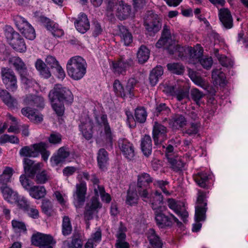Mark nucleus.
<instances>
[{
	"label": "nucleus",
	"instance_id": "14",
	"mask_svg": "<svg viewBox=\"0 0 248 248\" xmlns=\"http://www.w3.org/2000/svg\"><path fill=\"white\" fill-rule=\"evenodd\" d=\"M24 170L26 175L30 178H34L35 174L41 170V164L28 158L23 159Z\"/></svg>",
	"mask_w": 248,
	"mask_h": 248
},
{
	"label": "nucleus",
	"instance_id": "48",
	"mask_svg": "<svg viewBox=\"0 0 248 248\" xmlns=\"http://www.w3.org/2000/svg\"><path fill=\"white\" fill-rule=\"evenodd\" d=\"M113 88L117 96L121 97L123 98L126 97L125 89L118 79L114 80L113 84Z\"/></svg>",
	"mask_w": 248,
	"mask_h": 248
},
{
	"label": "nucleus",
	"instance_id": "34",
	"mask_svg": "<svg viewBox=\"0 0 248 248\" xmlns=\"http://www.w3.org/2000/svg\"><path fill=\"white\" fill-rule=\"evenodd\" d=\"M13 175V169L10 167H6L1 175H0V189L1 191L8 187L7 183Z\"/></svg>",
	"mask_w": 248,
	"mask_h": 248
},
{
	"label": "nucleus",
	"instance_id": "57",
	"mask_svg": "<svg viewBox=\"0 0 248 248\" xmlns=\"http://www.w3.org/2000/svg\"><path fill=\"white\" fill-rule=\"evenodd\" d=\"M62 227V232L64 235H68L71 233L72 228L68 216H64L63 217Z\"/></svg>",
	"mask_w": 248,
	"mask_h": 248
},
{
	"label": "nucleus",
	"instance_id": "18",
	"mask_svg": "<svg viewBox=\"0 0 248 248\" xmlns=\"http://www.w3.org/2000/svg\"><path fill=\"white\" fill-rule=\"evenodd\" d=\"M40 20L54 36L59 37L63 34V30L60 29L58 25L50 19L44 16H41Z\"/></svg>",
	"mask_w": 248,
	"mask_h": 248
},
{
	"label": "nucleus",
	"instance_id": "19",
	"mask_svg": "<svg viewBox=\"0 0 248 248\" xmlns=\"http://www.w3.org/2000/svg\"><path fill=\"white\" fill-rule=\"evenodd\" d=\"M78 127L83 137L86 140H88L92 138L93 123L89 117L85 118L84 121H81Z\"/></svg>",
	"mask_w": 248,
	"mask_h": 248
},
{
	"label": "nucleus",
	"instance_id": "21",
	"mask_svg": "<svg viewBox=\"0 0 248 248\" xmlns=\"http://www.w3.org/2000/svg\"><path fill=\"white\" fill-rule=\"evenodd\" d=\"M142 200L146 202L149 201L152 204V208L154 210L160 211L162 210V208H164L161 206L163 200V195L158 191H156L154 193L150 192L149 197Z\"/></svg>",
	"mask_w": 248,
	"mask_h": 248
},
{
	"label": "nucleus",
	"instance_id": "8",
	"mask_svg": "<svg viewBox=\"0 0 248 248\" xmlns=\"http://www.w3.org/2000/svg\"><path fill=\"white\" fill-rule=\"evenodd\" d=\"M1 76L3 84L6 89L11 92L17 90V77L12 69L8 67H2Z\"/></svg>",
	"mask_w": 248,
	"mask_h": 248
},
{
	"label": "nucleus",
	"instance_id": "40",
	"mask_svg": "<svg viewBox=\"0 0 248 248\" xmlns=\"http://www.w3.org/2000/svg\"><path fill=\"white\" fill-rule=\"evenodd\" d=\"M4 199L8 202L14 203L16 202L18 199V193L10 188L6 187L1 191Z\"/></svg>",
	"mask_w": 248,
	"mask_h": 248
},
{
	"label": "nucleus",
	"instance_id": "20",
	"mask_svg": "<svg viewBox=\"0 0 248 248\" xmlns=\"http://www.w3.org/2000/svg\"><path fill=\"white\" fill-rule=\"evenodd\" d=\"M87 191L86 184L84 182H81L76 185V190L74 194V199L77 201V207H80L85 201V196Z\"/></svg>",
	"mask_w": 248,
	"mask_h": 248
},
{
	"label": "nucleus",
	"instance_id": "12",
	"mask_svg": "<svg viewBox=\"0 0 248 248\" xmlns=\"http://www.w3.org/2000/svg\"><path fill=\"white\" fill-rule=\"evenodd\" d=\"M102 207V204L97 197H92L86 204L84 213L85 220H91L93 214L98 212L97 210Z\"/></svg>",
	"mask_w": 248,
	"mask_h": 248
},
{
	"label": "nucleus",
	"instance_id": "30",
	"mask_svg": "<svg viewBox=\"0 0 248 248\" xmlns=\"http://www.w3.org/2000/svg\"><path fill=\"white\" fill-rule=\"evenodd\" d=\"M10 45L16 51L19 52H25L27 49L24 39L19 35H16L15 37L9 42Z\"/></svg>",
	"mask_w": 248,
	"mask_h": 248
},
{
	"label": "nucleus",
	"instance_id": "1",
	"mask_svg": "<svg viewBox=\"0 0 248 248\" xmlns=\"http://www.w3.org/2000/svg\"><path fill=\"white\" fill-rule=\"evenodd\" d=\"M53 109L58 116L63 115L65 108L64 103L70 105L74 100L71 91L61 84H56L48 94Z\"/></svg>",
	"mask_w": 248,
	"mask_h": 248
},
{
	"label": "nucleus",
	"instance_id": "36",
	"mask_svg": "<svg viewBox=\"0 0 248 248\" xmlns=\"http://www.w3.org/2000/svg\"><path fill=\"white\" fill-rule=\"evenodd\" d=\"M189 55L191 62L195 63L202 57L203 49L200 45L191 47L189 48Z\"/></svg>",
	"mask_w": 248,
	"mask_h": 248
},
{
	"label": "nucleus",
	"instance_id": "15",
	"mask_svg": "<svg viewBox=\"0 0 248 248\" xmlns=\"http://www.w3.org/2000/svg\"><path fill=\"white\" fill-rule=\"evenodd\" d=\"M44 142L34 144L31 146H26L22 147L19 151L20 156L24 157H36L38 156V151L44 150Z\"/></svg>",
	"mask_w": 248,
	"mask_h": 248
},
{
	"label": "nucleus",
	"instance_id": "31",
	"mask_svg": "<svg viewBox=\"0 0 248 248\" xmlns=\"http://www.w3.org/2000/svg\"><path fill=\"white\" fill-rule=\"evenodd\" d=\"M9 63L14 67L19 75L28 71L26 65L18 57L10 58L9 60Z\"/></svg>",
	"mask_w": 248,
	"mask_h": 248
},
{
	"label": "nucleus",
	"instance_id": "56",
	"mask_svg": "<svg viewBox=\"0 0 248 248\" xmlns=\"http://www.w3.org/2000/svg\"><path fill=\"white\" fill-rule=\"evenodd\" d=\"M19 76L21 82L25 86L26 88L32 87L36 83L35 81L29 76L28 71Z\"/></svg>",
	"mask_w": 248,
	"mask_h": 248
},
{
	"label": "nucleus",
	"instance_id": "32",
	"mask_svg": "<svg viewBox=\"0 0 248 248\" xmlns=\"http://www.w3.org/2000/svg\"><path fill=\"white\" fill-rule=\"evenodd\" d=\"M97 164L99 169L104 170L108 164V154L104 148H101L97 153Z\"/></svg>",
	"mask_w": 248,
	"mask_h": 248
},
{
	"label": "nucleus",
	"instance_id": "51",
	"mask_svg": "<svg viewBox=\"0 0 248 248\" xmlns=\"http://www.w3.org/2000/svg\"><path fill=\"white\" fill-rule=\"evenodd\" d=\"M170 112V109L165 103H160L157 104L154 111L155 115L156 116L168 115Z\"/></svg>",
	"mask_w": 248,
	"mask_h": 248
},
{
	"label": "nucleus",
	"instance_id": "59",
	"mask_svg": "<svg viewBox=\"0 0 248 248\" xmlns=\"http://www.w3.org/2000/svg\"><path fill=\"white\" fill-rule=\"evenodd\" d=\"M41 208L42 211L48 216H50L52 212L53 205L51 202L47 199L42 201Z\"/></svg>",
	"mask_w": 248,
	"mask_h": 248
},
{
	"label": "nucleus",
	"instance_id": "50",
	"mask_svg": "<svg viewBox=\"0 0 248 248\" xmlns=\"http://www.w3.org/2000/svg\"><path fill=\"white\" fill-rule=\"evenodd\" d=\"M138 81L134 78L128 79L125 87L126 97L132 98L134 96L135 87Z\"/></svg>",
	"mask_w": 248,
	"mask_h": 248
},
{
	"label": "nucleus",
	"instance_id": "5",
	"mask_svg": "<svg viewBox=\"0 0 248 248\" xmlns=\"http://www.w3.org/2000/svg\"><path fill=\"white\" fill-rule=\"evenodd\" d=\"M113 8L115 10L116 16L121 21L127 19L131 14V6L123 0L118 1L115 3L109 0L107 6L108 10L111 11Z\"/></svg>",
	"mask_w": 248,
	"mask_h": 248
},
{
	"label": "nucleus",
	"instance_id": "38",
	"mask_svg": "<svg viewBox=\"0 0 248 248\" xmlns=\"http://www.w3.org/2000/svg\"><path fill=\"white\" fill-rule=\"evenodd\" d=\"M163 74V69L162 66H156L150 72L149 76L150 83L152 86H155L158 81L159 78Z\"/></svg>",
	"mask_w": 248,
	"mask_h": 248
},
{
	"label": "nucleus",
	"instance_id": "62",
	"mask_svg": "<svg viewBox=\"0 0 248 248\" xmlns=\"http://www.w3.org/2000/svg\"><path fill=\"white\" fill-rule=\"evenodd\" d=\"M190 125V127L186 130V133L189 136H192L197 134L201 126L200 123L198 122L195 123H191Z\"/></svg>",
	"mask_w": 248,
	"mask_h": 248
},
{
	"label": "nucleus",
	"instance_id": "23",
	"mask_svg": "<svg viewBox=\"0 0 248 248\" xmlns=\"http://www.w3.org/2000/svg\"><path fill=\"white\" fill-rule=\"evenodd\" d=\"M77 31L81 33H85L90 29V25L87 15L81 13L74 22Z\"/></svg>",
	"mask_w": 248,
	"mask_h": 248
},
{
	"label": "nucleus",
	"instance_id": "46",
	"mask_svg": "<svg viewBox=\"0 0 248 248\" xmlns=\"http://www.w3.org/2000/svg\"><path fill=\"white\" fill-rule=\"evenodd\" d=\"M168 162L171 165V168L174 171H178L182 170L185 166V163L178 156H174L172 158H169Z\"/></svg>",
	"mask_w": 248,
	"mask_h": 248
},
{
	"label": "nucleus",
	"instance_id": "22",
	"mask_svg": "<svg viewBox=\"0 0 248 248\" xmlns=\"http://www.w3.org/2000/svg\"><path fill=\"white\" fill-rule=\"evenodd\" d=\"M70 155V152L68 148L63 146L59 149L57 154L53 155L50 158V161L52 165L57 166L59 164L63 163Z\"/></svg>",
	"mask_w": 248,
	"mask_h": 248
},
{
	"label": "nucleus",
	"instance_id": "2",
	"mask_svg": "<svg viewBox=\"0 0 248 248\" xmlns=\"http://www.w3.org/2000/svg\"><path fill=\"white\" fill-rule=\"evenodd\" d=\"M158 48L164 47L168 53L176 56H183L184 48L178 45H176L172 40L171 34L170 26L165 24L162 31L161 36L155 45Z\"/></svg>",
	"mask_w": 248,
	"mask_h": 248
},
{
	"label": "nucleus",
	"instance_id": "24",
	"mask_svg": "<svg viewBox=\"0 0 248 248\" xmlns=\"http://www.w3.org/2000/svg\"><path fill=\"white\" fill-rule=\"evenodd\" d=\"M218 16L219 20L224 27L227 29L232 27V17L230 11L228 9H220L219 10Z\"/></svg>",
	"mask_w": 248,
	"mask_h": 248
},
{
	"label": "nucleus",
	"instance_id": "49",
	"mask_svg": "<svg viewBox=\"0 0 248 248\" xmlns=\"http://www.w3.org/2000/svg\"><path fill=\"white\" fill-rule=\"evenodd\" d=\"M194 178L199 186L204 188H207L206 182L208 181V176L206 173L204 172H199L194 176Z\"/></svg>",
	"mask_w": 248,
	"mask_h": 248
},
{
	"label": "nucleus",
	"instance_id": "6",
	"mask_svg": "<svg viewBox=\"0 0 248 248\" xmlns=\"http://www.w3.org/2000/svg\"><path fill=\"white\" fill-rule=\"evenodd\" d=\"M144 25L150 35L155 34L161 28V19L152 11H148L144 20Z\"/></svg>",
	"mask_w": 248,
	"mask_h": 248
},
{
	"label": "nucleus",
	"instance_id": "58",
	"mask_svg": "<svg viewBox=\"0 0 248 248\" xmlns=\"http://www.w3.org/2000/svg\"><path fill=\"white\" fill-rule=\"evenodd\" d=\"M191 96L192 100L198 105H201V100L204 96V94L196 88L192 89L190 91Z\"/></svg>",
	"mask_w": 248,
	"mask_h": 248
},
{
	"label": "nucleus",
	"instance_id": "52",
	"mask_svg": "<svg viewBox=\"0 0 248 248\" xmlns=\"http://www.w3.org/2000/svg\"><path fill=\"white\" fill-rule=\"evenodd\" d=\"M137 191L133 190L128 189L127 192L126 203L130 206L134 205L137 203L138 200V195Z\"/></svg>",
	"mask_w": 248,
	"mask_h": 248
},
{
	"label": "nucleus",
	"instance_id": "3",
	"mask_svg": "<svg viewBox=\"0 0 248 248\" xmlns=\"http://www.w3.org/2000/svg\"><path fill=\"white\" fill-rule=\"evenodd\" d=\"M66 67L68 75L75 80L80 79L86 73V62L79 56L71 58L68 61Z\"/></svg>",
	"mask_w": 248,
	"mask_h": 248
},
{
	"label": "nucleus",
	"instance_id": "55",
	"mask_svg": "<svg viewBox=\"0 0 248 248\" xmlns=\"http://www.w3.org/2000/svg\"><path fill=\"white\" fill-rule=\"evenodd\" d=\"M167 66L170 71L177 75H182L184 72V67L180 63H168Z\"/></svg>",
	"mask_w": 248,
	"mask_h": 248
},
{
	"label": "nucleus",
	"instance_id": "64",
	"mask_svg": "<svg viewBox=\"0 0 248 248\" xmlns=\"http://www.w3.org/2000/svg\"><path fill=\"white\" fill-rule=\"evenodd\" d=\"M62 136L59 133H51L48 138L49 142L53 144H59L62 142Z\"/></svg>",
	"mask_w": 248,
	"mask_h": 248
},
{
	"label": "nucleus",
	"instance_id": "29",
	"mask_svg": "<svg viewBox=\"0 0 248 248\" xmlns=\"http://www.w3.org/2000/svg\"><path fill=\"white\" fill-rule=\"evenodd\" d=\"M21 113L28 117L31 121L38 124L42 122L43 120V115L38 114L34 109L30 107H25L21 109Z\"/></svg>",
	"mask_w": 248,
	"mask_h": 248
},
{
	"label": "nucleus",
	"instance_id": "45",
	"mask_svg": "<svg viewBox=\"0 0 248 248\" xmlns=\"http://www.w3.org/2000/svg\"><path fill=\"white\" fill-rule=\"evenodd\" d=\"M137 55L139 62L144 63L149 58L150 50L145 46L141 45L139 48Z\"/></svg>",
	"mask_w": 248,
	"mask_h": 248
},
{
	"label": "nucleus",
	"instance_id": "54",
	"mask_svg": "<svg viewBox=\"0 0 248 248\" xmlns=\"http://www.w3.org/2000/svg\"><path fill=\"white\" fill-rule=\"evenodd\" d=\"M147 114L143 107L138 108L135 109V121L140 123H144L147 118Z\"/></svg>",
	"mask_w": 248,
	"mask_h": 248
},
{
	"label": "nucleus",
	"instance_id": "26",
	"mask_svg": "<svg viewBox=\"0 0 248 248\" xmlns=\"http://www.w3.org/2000/svg\"><path fill=\"white\" fill-rule=\"evenodd\" d=\"M167 90L171 95L176 96L179 101L186 98L188 95V92L183 87L177 85L168 87Z\"/></svg>",
	"mask_w": 248,
	"mask_h": 248
},
{
	"label": "nucleus",
	"instance_id": "44",
	"mask_svg": "<svg viewBox=\"0 0 248 248\" xmlns=\"http://www.w3.org/2000/svg\"><path fill=\"white\" fill-rule=\"evenodd\" d=\"M35 67L39 72L42 77L45 78H49L50 76V72L46 67V64L44 63L41 60L38 59L35 62Z\"/></svg>",
	"mask_w": 248,
	"mask_h": 248
},
{
	"label": "nucleus",
	"instance_id": "47",
	"mask_svg": "<svg viewBox=\"0 0 248 248\" xmlns=\"http://www.w3.org/2000/svg\"><path fill=\"white\" fill-rule=\"evenodd\" d=\"M94 193L95 196L93 197H97L98 198L100 195L101 197L102 200L105 201L107 203H109L111 201V198L110 195L106 193L104 187L102 186H97V187H95L94 189ZM99 200V199H98Z\"/></svg>",
	"mask_w": 248,
	"mask_h": 248
},
{
	"label": "nucleus",
	"instance_id": "41",
	"mask_svg": "<svg viewBox=\"0 0 248 248\" xmlns=\"http://www.w3.org/2000/svg\"><path fill=\"white\" fill-rule=\"evenodd\" d=\"M37 184H44L51 179L50 173L46 170L38 171L33 178Z\"/></svg>",
	"mask_w": 248,
	"mask_h": 248
},
{
	"label": "nucleus",
	"instance_id": "4",
	"mask_svg": "<svg viewBox=\"0 0 248 248\" xmlns=\"http://www.w3.org/2000/svg\"><path fill=\"white\" fill-rule=\"evenodd\" d=\"M153 178L146 172L140 173L137 176L136 191L142 200L148 198L151 192L150 185L153 182Z\"/></svg>",
	"mask_w": 248,
	"mask_h": 248
},
{
	"label": "nucleus",
	"instance_id": "13",
	"mask_svg": "<svg viewBox=\"0 0 248 248\" xmlns=\"http://www.w3.org/2000/svg\"><path fill=\"white\" fill-rule=\"evenodd\" d=\"M118 146L125 158L130 160L133 159L135 156V150L132 143L126 139H121L118 141Z\"/></svg>",
	"mask_w": 248,
	"mask_h": 248
},
{
	"label": "nucleus",
	"instance_id": "7",
	"mask_svg": "<svg viewBox=\"0 0 248 248\" xmlns=\"http://www.w3.org/2000/svg\"><path fill=\"white\" fill-rule=\"evenodd\" d=\"M197 204L195 207V219L199 222L205 220L207 210L206 194L201 190L198 191Z\"/></svg>",
	"mask_w": 248,
	"mask_h": 248
},
{
	"label": "nucleus",
	"instance_id": "9",
	"mask_svg": "<svg viewBox=\"0 0 248 248\" xmlns=\"http://www.w3.org/2000/svg\"><path fill=\"white\" fill-rule=\"evenodd\" d=\"M155 219L157 225L161 228L170 227L173 222H175L178 226L182 225V223L172 214L166 215L163 213V210L155 211Z\"/></svg>",
	"mask_w": 248,
	"mask_h": 248
},
{
	"label": "nucleus",
	"instance_id": "43",
	"mask_svg": "<svg viewBox=\"0 0 248 248\" xmlns=\"http://www.w3.org/2000/svg\"><path fill=\"white\" fill-rule=\"evenodd\" d=\"M171 124L173 128L179 129L186 125V120L182 114H177L171 118Z\"/></svg>",
	"mask_w": 248,
	"mask_h": 248
},
{
	"label": "nucleus",
	"instance_id": "35",
	"mask_svg": "<svg viewBox=\"0 0 248 248\" xmlns=\"http://www.w3.org/2000/svg\"><path fill=\"white\" fill-rule=\"evenodd\" d=\"M25 103L32 107L43 108L44 106V100L42 97L29 95L25 99Z\"/></svg>",
	"mask_w": 248,
	"mask_h": 248
},
{
	"label": "nucleus",
	"instance_id": "39",
	"mask_svg": "<svg viewBox=\"0 0 248 248\" xmlns=\"http://www.w3.org/2000/svg\"><path fill=\"white\" fill-rule=\"evenodd\" d=\"M29 193L33 198L39 200L45 196L46 191L44 186H33Z\"/></svg>",
	"mask_w": 248,
	"mask_h": 248
},
{
	"label": "nucleus",
	"instance_id": "60",
	"mask_svg": "<svg viewBox=\"0 0 248 248\" xmlns=\"http://www.w3.org/2000/svg\"><path fill=\"white\" fill-rule=\"evenodd\" d=\"M28 177L26 174L21 175L20 176L19 181L24 188L29 192L33 185L31 181Z\"/></svg>",
	"mask_w": 248,
	"mask_h": 248
},
{
	"label": "nucleus",
	"instance_id": "25",
	"mask_svg": "<svg viewBox=\"0 0 248 248\" xmlns=\"http://www.w3.org/2000/svg\"><path fill=\"white\" fill-rule=\"evenodd\" d=\"M95 120L98 125L104 127L106 138L111 142L113 138V135L111 128L108 122L107 115L105 114H102L99 118L96 117Z\"/></svg>",
	"mask_w": 248,
	"mask_h": 248
},
{
	"label": "nucleus",
	"instance_id": "27",
	"mask_svg": "<svg viewBox=\"0 0 248 248\" xmlns=\"http://www.w3.org/2000/svg\"><path fill=\"white\" fill-rule=\"evenodd\" d=\"M0 98L3 103L11 109L17 108L18 102L16 98L5 89H0Z\"/></svg>",
	"mask_w": 248,
	"mask_h": 248
},
{
	"label": "nucleus",
	"instance_id": "42",
	"mask_svg": "<svg viewBox=\"0 0 248 248\" xmlns=\"http://www.w3.org/2000/svg\"><path fill=\"white\" fill-rule=\"evenodd\" d=\"M168 205L170 208L174 211L176 214L179 216L185 222L186 219L188 217V214L186 210L180 211L177 209V205L174 199H169Z\"/></svg>",
	"mask_w": 248,
	"mask_h": 248
},
{
	"label": "nucleus",
	"instance_id": "10",
	"mask_svg": "<svg viewBox=\"0 0 248 248\" xmlns=\"http://www.w3.org/2000/svg\"><path fill=\"white\" fill-rule=\"evenodd\" d=\"M14 21L18 30L27 39L32 40L35 38L34 28L25 19L20 16H17Z\"/></svg>",
	"mask_w": 248,
	"mask_h": 248
},
{
	"label": "nucleus",
	"instance_id": "28",
	"mask_svg": "<svg viewBox=\"0 0 248 248\" xmlns=\"http://www.w3.org/2000/svg\"><path fill=\"white\" fill-rule=\"evenodd\" d=\"M140 147L143 154L148 157L152 153L153 144L150 136L144 135L140 140Z\"/></svg>",
	"mask_w": 248,
	"mask_h": 248
},
{
	"label": "nucleus",
	"instance_id": "37",
	"mask_svg": "<svg viewBox=\"0 0 248 248\" xmlns=\"http://www.w3.org/2000/svg\"><path fill=\"white\" fill-rule=\"evenodd\" d=\"M119 32L118 35L120 36L122 40L126 46H128L132 42V36L127 28L123 25L118 26Z\"/></svg>",
	"mask_w": 248,
	"mask_h": 248
},
{
	"label": "nucleus",
	"instance_id": "33",
	"mask_svg": "<svg viewBox=\"0 0 248 248\" xmlns=\"http://www.w3.org/2000/svg\"><path fill=\"white\" fill-rule=\"evenodd\" d=\"M150 244L155 248H162V243L153 229H150L146 233Z\"/></svg>",
	"mask_w": 248,
	"mask_h": 248
},
{
	"label": "nucleus",
	"instance_id": "53",
	"mask_svg": "<svg viewBox=\"0 0 248 248\" xmlns=\"http://www.w3.org/2000/svg\"><path fill=\"white\" fill-rule=\"evenodd\" d=\"M212 77L216 84L221 85L225 83L226 76L221 69H214L212 72Z\"/></svg>",
	"mask_w": 248,
	"mask_h": 248
},
{
	"label": "nucleus",
	"instance_id": "63",
	"mask_svg": "<svg viewBox=\"0 0 248 248\" xmlns=\"http://www.w3.org/2000/svg\"><path fill=\"white\" fill-rule=\"evenodd\" d=\"M198 62L204 69L207 70L210 69L213 64V60L211 57H202Z\"/></svg>",
	"mask_w": 248,
	"mask_h": 248
},
{
	"label": "nucleus",
	"instance_id": "17",
	"mask_svg": "<svg viewBox=\"0 0 248 248\" xmlns=\"http://www.w3.org/2000/svg\"><path fill=\"white\" fill-rule=\"evenodd\" d=\"M133 65V61L131 59L125 60L123 58L113 62L112 63L113 72L118 74H123L129 67Z\"/></svg>",
	"mask_w": 248,
	"mask_h": 248
},
{
	"label": "nucleus",
	"instance_id": "11",
	"mask_svg": "<svg viewBox=\"0 0 248 248\" xmlns=\"http://www.w3.org/2000/svg\"><path fill=\"white\" fill-rule=\"evenodd\" d=\"M167 128L160 123L155 122L153 128V138L155 145L161 144L167 138Z\"/></svg>",
	"mask_w": 248,
	"mask_h": 248
},
{
	"label": "nucleus",
	"instance_id": "16",
	"mask_svg": "<svg viewBox=\"0 0 248 248\" xmlns=\"http://www.w3.org/2000/svg\"><path fill=\"white\" fill-rule=\"evenodd\" d=\"M31 244L35 246H47L54 245L56 242L53 237L49 235H46L42 233L33 234L31 237Z\"/></svg>",
	"mask_w": 248,
	"mask_h": 248
},
{
	"label": "nucleus",
	"instance_id": "61",
	"mask_svg": "<svg viewBox=\"0 0 248 248\" xmlns=\"http://www.w3.org/2000/svg\"><path fill=\"white\" fill-rule=\"evenodd\" d=\"M4 34L7 40L10 42L15 37L16 34L19 35V33L15 31L10 26L6 25L4 28Z\"/></svg>",
	"mask_w": 248,
	"mask_h": 248
}]
</instances>
